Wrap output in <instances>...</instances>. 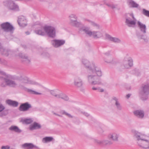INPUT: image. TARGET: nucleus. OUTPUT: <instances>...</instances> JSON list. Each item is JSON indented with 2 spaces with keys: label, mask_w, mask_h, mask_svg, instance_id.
Returning <instances> with one entry per match:
<instances>
[{
  "label": "nucleus",
  "mask_w": 149,
  "mask_h": 149,
  "mask_svg": "<svg viewBox=\"0 0 149 149\" xmlns=\"http://www.w3.org/2000/svg\"><path fill=\"white\" fill-rule=\"evenodd\" d=\"M82 63L88 69L87 79L89 83L92 85L101 84L100 77L102 76V72L100 68L93 61L90 62L86 59H83Z\"/></svg>",
  "instance_id": "1"
},
{
  "label": "nucleus",
  "mask_w": 149,
  "mask_h": 149,
  "mask_svg": "<svg viewBox=\"0 0 149 149\" xmlns=\"http://www.w3.org/2000/svg\"><path fill=\"white\" fill-rule=\"evenodd\" d=\"M17 79L20 82V83L18 84V87L21 90L33 94L41 95V94L40 93L36 92L26 87V84L36 85L37 84V83L30 79L24 74L21 73L20 75L17 77Z\"/></svg>",
  "instance_id": "2"
},
{
  "label": "nucleus",
  "mask_w": 149,
  "mask_h": 149,
  "mask_svg": "<svg viewBox=\"0 0 149 149\" xmlns=\"http://www.w3.org/2000/svg\"><path fill=\"white\" fill-rule=\"evenodd\" d=\"M0 73L3 75V76L1 77L0 78L2 79L3 81L1 84V86L3 87H5L7 86L10 87H15L17 85L16 82L13 80V76L8 74H6L5 72L1 71Z\"/></svg>",
  "instance_id": "3"
},
{
  "label": "nucleus",
  "mask_w": 149,
  "mask_h": 149,
  "mask_svg": "<svg viewBox=\"0 0 149 149\" xmlns=\"http://www.w3.org/2000/svg\"><path fill=\"white\" fill-rule=\"evenodd\" d=\"M134 136L136 139L137 143L140 147L145 149L149 146V141L145 140V135L136 131L134 132Z\"/></svg>",
  "instance_id": "4"
},
{
  "label": "nucleus",
  "mask_w": 149,
  "mask_h": 149,
  "mask_svg": "<svg viewBox=\"0 0 149 149\" xmlns=\"http://www.w3.org/2000/svg\"><path fill=\"white\" fill-rule=\"evenodd\" d=\"M149 94V84H143L139 91V96L143 100H146Z\"/></svg>",
  "instance_id": "5"
},
{
  "label": "nucleus",
  "mask_w": 149,
  "mask_h": 149,
  "mask_svg": "<svg viewBox=\"0 0 149 149\" xmlns=\"http://www.w3.org/2000/svg\"><path fill=\"white\" fill-rule=\"evenodd\" d=\"M43 29L48 37L54 38L56 36V30L55 28L50 25H46L43 27Z\"/></svg>",
  "instance_id": "6"
},
{
  "label": "nucleus",
  "mask_w": 149,
  "mask_h": 149,
  "mask_svg": "<svg viewBox=\"0 0 149 149\" xmlns=\"http://www.w3.org/2000/svg\"><path fill=\"white\" fill-rule=\"evenodd\" d=\"M136 19L132 13H128L126 15L125 23L129 27H133L136 25Z\"/></svg>",
  "instance_id": "7"
},
{
  "label": "nucleus",
  "mask_w": 149,
  "mask_h": 149,
  "mask_svg": "<svg viewBox=\"0 0 149 149\" xmlns=\"http://www.w3.org/2000/svg\"><path fill=\"white\" fill-rule=\"evenodd\" d=\"M83 31L88 36L92 37L94 38L97 39L100 38L103 36L102 33L99 31H91L87 28H85Z\"/></svg>",
  "instance_id": "8"
},
{
  "label": "nucleus",
  "mask_w": 149,
  "mask_h": 149,
  "mask_svg": "<svg viewBox=\"0 0 149 149\" xmlns=\"http://www.w3.org/2000/svg\"><path fill=\"white\" fill-rule=\"evenodd\" d=\"M6 6L9 10L13 11H19V6L12 1H9L7 2Z\"/></svg>",
  "instance_id": "9"
},
{
  "label": "nucleus",
  "mask_w": 149,
  "mask_h": 149,
  "mask_svg": "<svg viewBox=\"0 0 149 149\" xmlns=\"http://www.w3.org/2000/svg\"><path fill=\"white\" fill-rule=\"evenodd\" d=\"M1 29L6 32H11L14 30V28L12 25L8 22L2 23L1 25Z\"/></svg>",
  "instance_id": "10"
},
{
  "label": "nucleus",
  "mask_w": 149,
  "mask_h": 149,
  "mask_svg": "<svg viewBox=\"0 0 149 149\" xmlns=\"http://www.w3.org/2000/svg\"><path fill=\"white\" fill-rule=\"evenodd\" d=\"M73 84L77 88H80L83 86V82L82 79L80 77H75L73 80Z\"/></svg>",
  "instance_id": "11"
},
{
  "label": "nucleus",
  "mask_w": 149,
  "mask_h": 149,
  "mask_svg": "<svg viewBox=\"0 0 149 149\" xmlns=\"http://www.w3.org/2000/svg\"><path fill=\"white\" fill-rule=\"evenodd\" d=\"M123 65L125 68H129L133 65V60L131 58H125L123 62Z\"/></svg>",
  "instance_id": "12"
},
{
  "label": "nucleus",
  "mask_w": 149,
  "mask_h": 149,
  "mask_svg": "<svg viewBox=\"0 0 149 149\" xmlns=\"http://www.w3.org/2000/svg\"><path fill=\"white\" fill-rule=\"evenodd\" d=\"M51 43L54 47L58 48L63 45L65 41L62 40H54L51 41Z\"/></svg>",
  "instance_id": "13"
},
{
  "label": "nucleus",
  "mask_w": 149,
  "mask_h": 149,
  "mask_svg": "<svg viewBox=\"0 0 149 149\" xmlns=\"http://www.w3.org/2000/svg\"><path fill=\"white\" fill-rule=\"evenodd\" d=\"M136 36L138 39L143 42L147 43L148 41V38L146 35L142 34L140 32H138L136 33Z\"/></svg>",
  "instance_id": "14"
},
{
  "label": "nucleus",
  "mask_w": 149,
  "mask_h": 149,
  "mask_svg": "<svg viewBox=\"0 0 149 149\" xmlns=\"http://www.w3.org/2000/svg\"><path fill=\"white\" fill-rule=\"evenodd\" d=\"M32 107L31 105L28 102L22 104L19 107V110L21 111H28Z\"/></svg>",
  "instance_id": "15"
},
{
  "label": "nucleus",
  "mask_w": 149,
  "mask_h": 149,
  "mask_svg": "<svg viewBox=\"0 0 149 149\" xmlns=\"http://www.w3.org/2000/svg\"><path fill=\"white\" fill-rule=\"evenodd\" d=\"M22 148L24 149H38L39 147L31 143H26L22 145Z\"/></svg>",
  "instance_id": "16"
},
{
  "label": "nucleus",
  "mask_w": 149,
  "mask_h": 149,
  "mask_svg": "<svg viewBox=\"0 0 149 149\" xmlns=\"http://www.w3.org/2000/svg\"><path fill=\"white\" fill-rule=\"evenodd\" d=\"M119 134L116 132H113L110 133L108 136V138L113 141H118Z\"/></svg>",
  "instance_id": "17"
},
{
  "label": "nucleus",
  "mask_w": 149,
  "mask_h": 149,
  "mask_svg": "<svg viewBox=\"0 0 149 149\" xmlns=\"http://www.w3.org/2000/svg\"><path fill=\"white\" fill-rule=\"evenodd\" d=\"M18 24L20 26L24 27L27 25V22L26 19L23 16H20L18 17Z\"/></svg>",
  "instance_id": "18"
},
{
  "label": "nucleus",
  "mask_w": 149,
  "mask_h": 149,
  "mask_svg": "<svg viewBox=\"0 0 149 149\" xmlns=\"http://www.w3.org/2000/svg\"><path fill=\"white\" fill-rule=\"evenodd\" d=\"M134 115L138 118L142 119L144 116V113L143 111L141 110H136L134 111Z\"/></svg>",
  "instance_id": "19"
},
{
  "label": "nucleus",
  "mask_w": 149,
  "mask_h": 149,
  "mask_svg": "<svg viewBox=\"0 0 149 149\" xmlns=\"http://www.w3.org/2000/svg\"><path fill=\"white\" fill-rule=\"evenodd\" d=\"M11 53L10 50L4 48L2 46L0 49V53L3 55L8 56Z\"/></svg>",
  "instance_id": "20"
},
{
  "label": "nucleus",
  "mask_w": 149,
  "mask_h": 149,
  "mask_svg": "<svg viewBox=\"0 0 149 149\" xmlns=\"http://www.w3.org/2000/svg\"><path fill=\"white\" fill-rule=\"evenodd\" d=\"M106 38L108 40L115 43H120L121 40L119 38L116 37H113L108 34L106 35Z\"/></svg>",
  "instance_id": "21"
},
{
  "label": "nucleus",
  "mask_w": 149,
  "mask_h": 149,
  "mask_svg": "<svg viewBox=\"0 0 149 149\" xmlns=\"http://www.w3.org/2000/svg\"><path fill=\"white\" fill-rule=\"evenodd\" d=\"M138 26L141 31L143 33H146V28L145 24H143L140 21H138L137 23Z\"/></svg>",
  "instance_id": "22"
},
{
  "label": "nucleus",
  "mask_w": 149,
  "mask_h": 149,
  "mask_svg": "<svg viewBox=\"0 0 149 149\" xmlns=\"http://www.w3.org/2000/svg\"><path fill=\"white\" fill-rule=\"evenodd\" d=\"M19 56L22 58V61L27 64H29L31 62L30 59L26 55L22 54H20Z\"/></svg>",
  "instance_id": "23"
},
{
  "label": "nucleus",
  "mask_w": 149,
  "mask_h": 149,
  "mask_svg": "<svg viewBox=\"0 0 149 149\" xmlns=\"http://www.w3.org/2000/svg\"><path fill=\"white\" fill-rule=\"evenodd\" d=\"M113 99L115 101V105L116 109L118 110H121L122 109V107L118 100V99L115 97H113Z\"/></svg>",
  "instance_id": "24"
},
{
  "label": "nucleus",
  "mask_w": 149,
  "mask_h": 149,
  "mask_svg": "<svg viewBox=\"0 0 149 149\" xmlns=\"http://www.w3.org/2000/svg\"><path fill=\"white\" fill-rule=\"evenodd\" d=\"M8 130L11 132L17 133H20L22 132L17 126L15 125L11 126L8 128Z\"/></svg>",
  "instance_id": "25"
},
{
  "label": "nucleus",
  "mask_w": 149,
  "mask_h": 149,
  "mask_svg": "<svg viewBox=\"0 0 149 149\" xmlns=\"http://www.w3.org/2000/svg\"><path fill=\"white\" fill-rule=\"evenodd\" d=\"M127 2L129 6L130 7L137 8L139 6L138 4L133 0H127Z\"/></svg>",
  "instance_id": "26"
},
{
  "label": "nucleus",
  "mask_w": 149,
  "mask_h": 149,
  "mask_svg": "<svg viewBox=\"0 0 149 149\" xmlns=\"http://www.w3.org/2000/svg\"><path fill=\"white\" fill-rule=\"evenodd\" d=\"M5 109V107L0 103V117H2L7 115V111L4 110Z\"/></svg>",
  "instance_id": "27"
},
{
  "label": "nucleus",
  "mask_w": 149,
  "mask_h": 149,
  "mask_svg": "<svg viewBox=\"0 0 149 149\" xmlns=\"http://www.w3.org/2000/svg\"><path fill=\"white\" fill-rule=\"evenodd\" d=\"M6 103L9 105L13 107H17L18 104V102L10 100H8L6 101Z\"/></svg>",
  "instance_id": "28"
},
{
  "label": "nucleus",
  "mask_w": 149,
  "mask_h": 149,
  "mask_svg": "<svg viewBox=\"0 0 149 149\" xmlns=\"http://www.w3.org/2000/svg\"><path fill=\"white\" fill-rule=\"evenodd\" d=\"M41 127L40 125L37 123H34L31 125L30 127V129L31 130L40 129Z\"/></svg>",
  "instance_id": "29"
},
{
  "label": "nucleus",
  "mask_w": 149,
  "mask_h": 149,
  "mask_svg": "<svg viewBox=\"0 0 149 149\" xmlns=\"http://www.w3.org/2000/svg\"><path fill=\"white\" fill-rule=\"evenodd\" d=\"M54 138L52 136H46L43 138L42 139V142L44 143H47L52 141Z\"/></svg>",
  "instance_id": "30"
},
{
  "label": "nucleus",
  "mask_w": 149,
  "mask_h": 149,
  "mask_svg": "<svg viewBox=\"0 0 149 149\" xmlns=\"http://www.w3.org/2000/svg\"><path fill=\"white\" fill-rule=\"evenodd\" d=\"M35 32L36 34L41 36H45L46 35L45 32L43 28L36 30Z\"/></svg>",
  "instance_id": "31"
},
{
  "label": "nucleus",
  "mask_w": 149,
  "mask_h": 149,
  "mask_svg": "<svg viewBox=\"0 0 149 149\" xmlns=\"http://www.w3.org/2000/svg\"><path fill=\"white\" fill-rule=\"evenodd\" d=\"M69 18L70 21V23L71 24L73 23L75 21V20L77 19V17L75 14H71L69 16Z\"/></svg>",
  "instance_id": "32"
},
{
  "label": "nucleus",
  "mask_w": 149,
  "mask_h": 149,
  "mask_svg": "<svg viewBox=\"0 0 149 149\" xmlns=\"http://www.w3.org/2000/svg\"><path fill=\"white\" fill-rule=\"evenodd\" d=\"M106 4L107 6L112 9L115 8L118 10L120 9V7L118 6L117 4H114L111 3H106Z\"/></svg>",
  "instance_id": "33"
},
{
  "label": "nucleus",
  "mask_w": 149,
  "mask_h": 149,
  "mask_svg": "<svg viewBox=\"0 0 149 149\" xmlns=\"http://www.w3.org/2000/svg\"><path fill=\"white\" fill-rule=\"evenodd\" d=\"M50 94L52 95L56 98H58L60 93H58V91L56 90H51L50 91Z\"/></svg>",
  "instance_id": "34"
},
{
  "label": "nucleus",
  "mask_w": 149,
  "mask_h": 149,
  "mask_svg": "<svg viewBox=\"0 0 149 149\" xmlns=\"http://www.w3.org/2000/svg\"><path fill=\"white\" fill-rule=\"evenodd\" d=\"M104 61L108 63H111L113 61V58L110 56H106L104 59Z\"/></svg>",
  "instance_id": "35"
},
{
  "label": "nucleus",
  "mask_w": 149,
  "mask_h": 149,
  "mask_svg": "<svg viewBox=\"0 0 149 149\" xmlns=\"http://www.w3.org/2000/svg\"><path fill=\"white\" fill-rule=\"evenodd\" d=\"M58 98H61L66 101L68 100L69 99V97L67 95L62 93H60Z\"/></svg>",
  "instance_id": "36"
},
{
  "label": "nucleus",
  "mask_w": 149,
  "mask_h": 149,
  "mask_svg": "<svg viewBox=\"0 0 149 149\" xmlns=\"http://www.w3.org/2000/svg\"><path fill=\"white\" fill-rule=\"evenodd\" d=\"M112 142L107 140H102V144L105 145H110L112 144Z\"/></svg>",
  "instance_id": "37"
},
{
  "label": "nucleus",
  "mask_w": 149,
  "mask_h": 149,
  "mask_svg": "<svg viewBox=\"0 0 149 149\" xmlns=\"http://www.w3.org/2000/svg\"><path fill=\"white\" fill-rule=\"evenodd\" d=\"M70 24L73 26L76 27H79L81 24L80 22H78L77 19L75 20V21L73 23Z\"/></svg>",
  "instance_id": "38"
},
{
  "label": "nucleus",
  "mask_w": 149,
  "mask_h": 149,
  "mask_svg": "<svg viewBox=\"0 0 149 149\" xmlns=\"http://www.w3.org/2000/svg\"><path fill=\"white\" fill-rule=\"evenodd\" d=\"M33 121V120L31 118L25 119L22 120V122L26 124H29Z\"/></svg>",
  "instance_id": "39"
},
{
  "label": "nucleus",
  "mask_w": 149,
  "mask_h": 149,
  "mask_svg": "<svg viewBox=\"0 0 149 149\" xmlns=\"http://www.w3.org/2000/svg\"><path fill=\"white\" fill-rule=\"evenodd\" d=\"M142 13L145 15L149 17V11L146 10L145 9L142 10Z\"/></svg>",
  "instance_id": "40"
},
{
  "label": "nucleus",
  "mask_w": 149,
  "mask_h": 149,
  "mask_svg": "<svg viewBox=\"0 0 149 149\" xmlns=\"http://www.w3.org/2000/svg\"><path fill=\"white\" fill-rule=\"evenodd\" d=\"M94 141L95 143H97L98 144L100 145L102 144V140H100L96 139H94Z\"/></svg>",
  "instance_id": "41"
},
{
  "label": "nucleus",
  "mask_w": 149,
  "mask_h": 149,
  "mask_svg": "<svg viewBox=\"0 0 149 149\" xmlns=\"http://www.w3.org/2000/svg\"><path fill=\"white\" fill-rule=\"evenodd\" d=\"M87 20L92 25V26H97V27H99V26H98V25H97V24H96L94 22H92V21H90V20Z\"/></svg>",
  "instance_id": "42"
},
{
  "label": "nucleus",
  "mask_w": 149,
  "mask_h": 149,
  "mask_svg": "<svg viewBox=\"0 0 149 149\" xmlns=\"http://www.w3.org/2000/svg\"><path fill=\"white\" fill-rule=\"evenodd\" d=\"M65 116L69 118H73V116L72 115L67 112H66Z\"/></svg>",
  "instance_id": "43"
},
{
  "label": "nucleus",
  "mask_w": 149,
  "mask_h": 149,
  "mask_svg": "<svg viewBox=\"0 0 149 149\" xmlns=\"http://www.w3.org/2000/svg\"><path fill=\"white\" fill-rule=\"evenodd\" d=\"M1 149H10V147L9 146H3L1 147Z\"/></svg>",
  "instance_id": "44"
},
{
  "label": "nucleus",
  "mask_w": 149,
  "mask_h": 149,
  "mask_svg": "<svg viewBox=\"0 0 149 149\" xmlns=\"http://www.w3.org/2000/svg\"><path fill=\"white\" fill-rule=\"evenodd\" d=\"M0 62L2 63H3L5 65H6L7 64V62L6 61L4 60H1L0 58Z\"/></svg>",
  "instance_id": "45"
},
{
  "label": "nucleus",
  "mask_w": 149,
  "mask_h": 149,
  "mask_svg": "<svg viewBox=\"0 0 149 149\" xmlns=\"http://www.w3.org/2000/svg\"><path fill=\"white\" fill-rule=\"evenodd\" d=\"M66 112L65 110H62L60 112V113L61 114L65 115Z\"/></svg>",
  "instance_id": "46"
},
{
  "label": "nucleus",
  "mask_w": 149,
  "mask_h": 149,
  "mask_svg": "<svg viewBox=\"0 0 149 149\" xmlns=\"http://www.w3.org/2000/svg\"><path fill=\"white\" fill-rule=\"evenodd\" d=\"M83 113L84 116L86 117H88L90 116V114L86 112H84Z\"/></svg>",
  "instance_id": "47"
},
{
  "label": "nucleus",
  "mask_w": 149,
  "mask_h": 149,
  "mask_svg": "<svg viewBox=\"0 0 149 149\" xmlns=\"http://www.w3.org/2000/svg\"><path fill=\"white\" fill-rule=\"evenodd\" d=\"M98 91L101 92H102L104 91V90L103 88H98Z\"/></svg>",
  "instance_id": "48"
},
{
  "label": "nucleus",
  "mask_w": 149,
  "mask_h": 149,
  "mask_svg": "<svg viewBox=\"0 0 149 149\" xmlns=\"http://www.w3.org/2000/svg\"><path fill=\"white\" fill-rule=\"evenodd\" d=\"M52 113H53V114L55 115H56V116H59V117H61L62 116H61V115H59L55 112H54V111H53L52 112Z\"/></svg>",
  "instance_id": "49"
},
{
  "label": "nucleus",
  "mask_w": 149,
  "mask_h": 149,
  "mask_svg": "<svg viewBox=\"0 0 149 149\" xmlns=\"http://www.w3.org/2000/svg\"><path fill=\"white\" fill-rule=\"evenodd\" d=\"M92 89L93 90H98V88H97L95 87H93L92 88Z\"/></svg>",
  "instance_id": "50"
},
{
  "label": "nucleus",
  "mask_w": 149,
  "mask_h": 149,
  "mask_svg": "<svg viewBox=\"0 0 149 149\" xmlns=\"http://www.w3.org/2000/svg\"><path fill=\"white\" fill-rule=\"evenodd\" d=\"M131 95V94H128L126 95V97L127 98H129Z\"/></svg>",
  "instance_id": "51"
},
{
  "label": "nucleus",
  "mask_w": 149,
  "mask_h": 149,
  "mask_svg": "<svg viewBox=\"0 0 149 149\" xmlns=\"http://www.w3.org/2000/svg\"><path fill=\"white\" fill-rule=\"evenodd\" d=\"M100 133H102L104 132V130L102 129H101L100 130Z\"/></svg>",
  "instance_id": "52"
},
{
  "label": "nucleus",
  "mask_w": 149,
  "mask_h": 149,
  "mask_svg": "<svg viewBox=\"0 0 149 149\" xmlns=\"http://www.w3.org/2000/svg\"><path fill=\"white\" fill-rule=\"evenodd\" d=\"M25 33L27 35H29L30 34V33L29 31L26 32Z\"/></svg>",
  "instance_id": "53"
},
{
  "label": "nucleus",
  "mask_w": 149,
  "mask_h": 149,
  "mask_svg": "<svg viewBox=\"0 0 149 149\" xmlns=\"http://www.w3.org/2000/svg\"><path fill=\"white\" fill-rule=\"evenodd\" d=\"M145 149H149V146H148L147 147V148H146Z\"/></svg>",
  "instance_id": "54"
},
{
  "label": "nucleus",
  "mask_w": 149,
  "mask_h": 149,
  "mask_svg": "<svg viewBox=\"0 0 149 149\" xmlns=\"http://www.w3.org/2000/svg\"><path fill=\"white\" fill-rule=\"evenodd\" d=\"M10 149H15L14 148H10Z\"/></svg>",
  "instance_id": "55"
},
{
  "label": "nucleus",
  "mask_w": 149,
  "mask_h": 149,
  "mask_svg": "<svg viewBox=\"0 0 149 149\" xmlns=\"http://www.w3.org/2000/svg\"><path fill=\"white\" fill-rule=\"evenodd\" d=\"M135 70H138H138H136V69Z\"/></svg>",
  "instance_id": "56"
}]
</instances>
